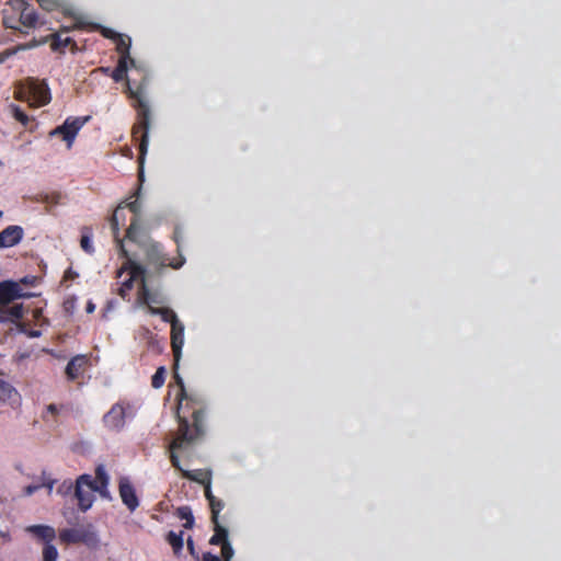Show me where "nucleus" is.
<instances>
[{
	"label": "nucleus",
	"instance_id": "nucleus-1",
	"mask_svg": "<svg viewBox=\"0 0 561 561\" xmlns=\"http://www.w3.org/2000/svg\"><path fill=\"white\" fill-rule=\"evenodd\" d=\"M178 368L179 366H173V378L179 387L176 394V419L179 427L176 436L172 440V447L183 448L185 445L205 435L207 403L202 394L186 391L184 381L178 373Z\"/></svg>",
	"mask_w": 561,
	"mask_h": 561
},
{
	"label": "nucleus",
	"instance_id": "nucleus-2",
	"mask_svg": "<svg viewBox=\"0 0 561 561\" xmlns=\"http://www.w3.org/2000/svg\"><path fill=\"white\" fill-rule=\"evenodd\" d=\"M129 64V61L118 59V64L111 76L115 82H121L124 79H127V91L129 98L133 100V106L137 112V119L133 127V137L139 142V163L142 165L149 144L151 112L148 102L145 99L147 78L146 76H142L139 82L135 79L127 78Z\"/></svg>",
	"mask_w": 561,
	"mask_h": 561
},
{
	"label": "nucleus",
	"instance_id": "nucleus-3",
	"mask_svg": "<svg viewBox=\"0 0 561 561\" xmlns=\"http://www.w3.org/2000/svg\"><path fill=\"white\" fill-rule=\"evenodd\" d=\"M108 481L110 478L103 465L95 468L94 479L90 474H82L77 479L75 496L82 512H87L92 506L94 502L93 492H98L104 499H111Z\"/></svg>",
	"mask_w": 561,
	"mask_h": 561
},
{
	"label": "nucleus",
	"instance_id": "nucleus-4",
	"mask_svg": "<svg viewBox=\"0 0 561 561\" xmlns=\"http://www.w3.org/2000/svg\"><path fill=\"white\" fill-rule=\"evenodd\" d=\"M11 13L4 11L2 23L7 28L21 30V26L34 28L38 24L35 9L25 0H9Z\"/></svg>",
	"mask_w": 561,
	"mask_h": 561
},
{
	"label": "nucleus",
	"instance_id": "nucleus-5",
	"mask_svg": "<svg viewBox=\"0 0 561 561\" xmlns=\"http://www.w3.org/2000/svg\"><path fill=\"white\" fill-rule=\"evenodd\" d=\"M14 96L19 101H28L35 106L46 105L51 99L47 83L33 78L27 79L25 85L15 91Z\"/></svg>",
	"mask_w": 561,
	"mask_h": 561
},
{
	"label": "nucleus",
	"instance_id": "nucleus-6",
	"mask_svg": "<svg viewBox=\"0 0 561 561\" xmlns=\"http://www.w3.org/2000/svg\"><path fill=\"white\" fill-rule=\"evenodd\" d=\"M59 539L67 545L84 543L87 546H95L98 543L96 531L90 523L76 528L61 529L59 531Z\"/></svg>",
	"mask_w": 561,
	"mask_h": 561
},
{
	"label": "nucleus",
	"instance_id": "nucleus-7",
	"mask_svg": "<svg viewBox=\"0 0 561 561\" xmlns=\"http://www.w3.org/2000/svg\"><path fill=\"white\" fill-rule=\"evenodd\" d=\"M201 438L196 439L195 442L187 444L183 447V449L192 446L196 442H198ZM175 450H182V448H173L172 443L170 444V460L172 466L179 470L183 478H186L191 481L197 482L202 485L204 484H211V472L209 470L205 469H196V470H184L180 465V459L178 455L174 453Z\"/></svg>",
	"mask_w": 561,
	"mask_h": 561
},
{
	"label": "nucleus",
	"instance_id": "nucleus-8",
	"mask_svg": "<svg viewBox=\"0 0 561 561\" xmlns=\"http://www.w3.org/2000/svg\"><path fill=\"white\" fill-rule=\"evenodd\" d=\"M146 260L149 265L156 266V267H165L170 266L174 270L180 268L184 262L185 259L180 254V259L178 260H170L163 252L158 243H149L146 245Z\"/></svg>",
	"mask_w": 561,
	"mask_h": 561
},
{
	"label": "nucleus",
	"instance_id": "nucleus-9",
	"mask_svg": "<svg viewBox=\"0 0 561 561\" xmlns=\"http://www.w3.org/2000/svg\"><path fill=\"white\" fill-rule=\"evenodd\" d=\"M90 119V116L85 117H68L62 125L50 131L51 136L61 135L62 139L70 147L79 133V130L84 126V124Z\"/></svg>",
	"mask_w": 561,
	"mask_h": 561
},
{
	"label": "nucleus",
	"instance_id": "nucleus-10",
	"mask_svg": "<svg viewBox=\"0 0 561 561\" xmlns=\"http://www.w3.org/2000/svg\"><path fill=\"white\" fill-rule=\"evenodd\" d=\"M126 410L122 403L112 405L108 412L103 416V424L110 431L119 432L125 425Z\"/></svg>",
	"mask_w": 561,
	"mask_h": 561
},
{
	"label": "nucleus",
	"instance_id": "nucleus-11",
	"mask_svg": "<svg viewBox=\"0 0 561 561\" xmlns=\"http://www.w3.org/2000/svg\"><path fill=\"white\" fill-rule=\"evenodd\" d=\"M118 493L123 504L130 511L134 512L139 506V499L136 494V490L133 483L127 477H122L118 482Z\"/></svg>",
	"mask_w": 561,
	"mask_h": 561
},
{
	"label": "nucleus",
	"instance_id": "nucleus-12",
	"mask_svg": "<svg viewBox=\"0 0 561 561\" xmlns=\"http://www.w3.org/2000/svg\"><path fill=\"white\" fill-rule=\"evenodd\" d=\"M139 194H140V186L136 190L135 192V195L136 197H139ZM123 205L125 207H127L133 214H134V217L126 230V238L129 240V241H133V242H136L137 241V236L139 233V224H138V215L140 214V210H141V205L140 203L138 202V198H136L135 201L133 202H128V203H123Z\"/></svg>",
	"mask_w": 561,
	"mask_h": 561
},
{
	"label": "nucleus",
	"instance_id": "nucleus-13",
	"mask_svg": "<svg viewBox=\"0 0 561 561\" xmlns=\"http://www.w3.org/2000/svg\"><path fill=\"white\" fill-rule=\"evenodd\" d=\"M209 543L214 546H221V561H230L233 557V549L228 540V529L224 526H217L214 535L209 539Z\"/></svg>",
	"mask_w": 561,
	"mask_h": 561
},
{
	"label": "nucleus",
	"instance_id": "nucleus-14",
	"mask_svg": "<svg viewBox=\"0 0 561 561\" xmlns=\"http://www.w3.org/2000/svg\"><path fill=\"white\" fill-rule=\"evenodd\" d=\"M66 32H71L73 30H93L99 31L103 37L115 41L121 34L115 32L112 28L102 26L96 23L87 22L82 16L76 18V22H73L71 27H64Z\"/></svg>",
	"mask_w": 561,
	"mask_h": 561
},
{
	"label": "nucleus",
	"instance_id": "nucleus-15",
	"mask_svg": "<svg viewBox=\"0 0 561 561\" xmlns=\"http://www.w3.org/2000/svg\"><path fill=\"white\" fill-rule=\"evenodd\" d=\"M149 296H150V291L144 285L140 298L144 301V304L147 305L149 313L154 314V316H160L162 321L169 322L171 325H173V324H175V322L180 321L178 319L176 313L172 309L167 308V307L157 308L154 306H150Z\"/></svg>",
	"mask_w": 561,
	"mask_h": 561
},
{
	"label": "nucleus",
	"instance_id": "nucleus-16",
	"mask_svg": "<svg viewBox=\"0 0 561 561\" xmlns=\"http://www.w3.org/2000/svg\"><path fill=\"white\" fill-rule=\"evenodd\" d=\"M124 208L125 206L123 205V203L119 204L114 209L113 215L110 219L112 233L121 256H127V250L124 247L123 240L119 238V220H122L123 222L125 221Z\"/></svg>",
	"mask_w": 561,
	"mask_h": 561
},
{
	"label": "nucleus",
	"instance_id": "nucleus-17",
	"mask_svg": "<svg viewBox=\"0 0 561 561\" xmlns=\"http://www.w3.org/2000/svg\"><path fill=\"white\" fill-rule=\"evenodd\" d=\"M184 345V324L179 321L171 325V347L175 362V367L179 366L182 347Z\"/></svg>",
	"mask_w": 561,
	"mask_h": 561
},
{
	"label": "nucleus",
	"instance_id": "nucleus-18",
	"mask_svg": "<svg viewBox=\"0 0 561 561\" xmlns=\"http://www.w3.org/2000/svg\"><path fill=\"white\" fill-rule=\"evenodd\" d=\"M22 297H24V294L19 283L12 280L0 282V306L9 305Z\"/></svg>",
	"mask_w": 561,
	"mask_h": 561
},
{
	"label": "nucleus",
	"instance_id": "nucleus-19",
	"mask_svg": "<svg viewBox=\"0 0 561 561\" xmlns=\"http://www.w3.org/2000/svg\"><path fill=\"white\" fill-rule=\"evenodd\" d=\"M24 236V230L21 226H8L0 232V248H12L19 244Z\"/></svg>",
	"mask_w": 561,
	"mask_h": 561
},
{
	"label": "nucleus",
	"instance_id": "nucleus-20",
	"mask_svg": "<svg viewBox=\"0 0 561 561\" xmlns=\"http://www.w3.org/2000/svg\"><path fill=\"white\" fill-rule=\"evenodd\" d=\"M39 7L47 12H60L65 16H70L76 21L79 18L75 14L72 8L65 0H36Z\"/></svg>",
	"mask_w": 561,
	"mask_h": 561
},
{
	"label": "nucleus",
	"instance_id": "nucleus-21",
	"mask_svg": "<svg viewBox=\"0 0 561 561\" xmlns=\"http://www.w3.org/2000/svg\"><path fill=\"white\" fill-rule=\"evenodd\" d=\"M24 309L21 304L0 306V323L16 322L23 318Z\"/></svg>",
	"mask_w": 561,
	"mask_h": 561
},
{
	"label": "nucleus",
	"instance_id": "nucleus-22",
	"mask_svg": "<svg viewBox=\"0 0 561 561\" xmlns=\"http://www.w3.org/2000/svg\"><path fill=\"white\" fill-rule=\"evenodd\" d=\"M71 26L72 25H69L68 27ZM64 27L65 26H61L59 32H55L48 36V38L50 39V48L53 51L64 53L68 46H77L71 37H61V33H67L65 30H62Z\"/></svg>",
	"mask_w": 561,
	"mask_h": 561
},
{
	"label": "nucleus",
	"instance_id": "nucleus-23",
	"mask_svg": "<svg viewBox=\"0 0 561 561\" xmlns=\"http://www.w3.org/2000/svg\"><path fill=\"white\" fill-rule=\"evenodd\" d=\"M116 51L119 54V59H124L130 62L131 67H135V60L130 57V37L121 34L115 41Z\"/></svg>",
	"mask_w": 561,
	"mask_h": 561
},
{
	"label": "nucleus",
	"instance_id": "nucleus-24",
	"mask_svg": "<svg viewBox=\"0 0 561 561\" xmlns=\"http://www.w3.org/2000/svg\"><path fill=\"white\" fill-rule=\"evenodd\" d=\"M85 364L84 356H76L71 358L65 369L68 380L73 381L79 378Z\"/></svg>",
	"mask_w": 561,
	"mask_h": 561
},
{
	"label": "nucleus",
	"instance_id": "nucleus-25",
	"mask_svg": "<svg viewBox=\"0 0 561 561\" xmlns=\"http://www.w3.org/2000/svg\"><path fill=\"white\" fill-rule=\"evenodd\" d=\"M26 530L35 535L37 538L44 540L46 543H49L56 538V531L51 526L32 525L27 527Z\"/></svg>",
	"mask_w": 561,
	"mask_h": 561
},
{
	"label": "nucleus",
	"instance_id": "nucleus-26",
	"mask_svg": "<svg viewBox=\"0 0 561 561\" xmlns=\"http://www.w3.org/2000/svg\"><path fill=\"white\" fill-rule=\"evenodd\" d=\"M124 257L127 260L126 264L130 268L131 277L129 279H127L126 282H124V284L122 286H124L127 290H129L133 287L134 277L142 276L146 273V268L141 264L134 262L129 257L128 254H127V256H124Z\"/></svg>",
	"mask_w": 561,
	"mask_h": 561
},
{
	"label": "nucleus",
	"instance_id": "nucleus-27",
	"mask_svg": "<svg viewBox=\"0 0 561 561\" xmlns=\"http://www.w3.org/2000/svg\"><path fill=\"white\" fill-rule=\"evenodd\" d=\"M225 506V503L215 497L213 500V502H209V507H210V511H211V523L214 525V530L217 529V526H222L220 523H219V513L221 512V510L224 508Z\"/></svg>",
	"mask_w": 561,
	"mask_h": 561
},
{
	"label": "nucleus",
	"instance_id": "nucleus-28",
	"mask_svg": "<svg viewBox=\"0 0 561 561\" xmlns=\"http://www.w3.org/2000/svg\"><path fill=\"white\" fill-rule=\"evenodd\" d=\"M183 531L175 533L169 531L167 535V541L172 547L174 553H179L183 549Z\"/></svg>",
	"mask_w": 561,
	"mask_h": 561
},
{
	"label": "nucleus",
	"instance_id": "nucleus-29",
	"mask_svg": "<svg viewBox=\"0 0 561 561\" xmlns=\"http://www.w3.org/2000/svg\"><path fill=\"white\" fill-rule=\"evenodd\" d=\"M176 516L180 519H184L185 523L183 524V527L185 529H191L194 526V516L192 513V510L188 506H181L176 510Z\"/></svg>",
	"mask_w": 561,
	"mask_h": 561
},
{
	"label": "nucleus",
	"instance_id": "nucleus-30",
	"mask_svg": "<svg viewBox=\"0 0 561 561\" xmlns=\"http://www.w3.org/2000/svg\"><path fill=\"white\" fill-rule=\"evenodd\" d=\"M80 245L82 250L88 254H92L94 252V247L91 240V230L87 227L82 229Z\"/></svg>",
	"mask_w": 561,
	"mask_h": 561
},
{
	"label": "nucleus",
	"instance_id": "nucleus-31",
	"mask_svg": "<svg viewBox=\"0 0 561 561\" xmlns=\"http://www.w3.org/2000/svg\"><path fill=\"white\" fill-rule=\"evenodd\" d=\"M9 108H10V112H11L12 116L18 122H20L23 126H27V124L30 122V117L27 116V114L25 112H23L21 110V107L19 105L10 104Z\"/></svg>",
	"mask_w": 561,
	"mask_h": 561
},
{
	"label": "nucleus",
	"instance_id": "nucleus-32",
	"mask_svg": "<svg viewBox=\"0 0 561 561\" xmlns=\"http://www.w3.org/2000/svg\"><path fill=\"white\" fill-rule=\"evenodd\" d=\"M165 375H167V370L163 366H160L159 368H157L156 373L151 377V386L154 389L161 388L165 381Z\"/></svg>",
	"mask_w": 561,
	"mask_h": 561
},
{
	"label": "nucleus",
	"instance_id": "nucleus-33",
	"mask_svg": "<svg viewBox=\"0 0 561 561\" xmlns=\"http://www.w3.org/2000/svg\"><path fill=\"white\" fill-rule=\"evenodd\" d=\"M58 558L57 548L49 543H45L43 548V561H56Z\"/></svg>",
	"mask_w": 561,
	"mask_h": 561
},
{
	"label": "nucleus",
	"instance_id": "nucleus-34",
	"mask_svg": "<svg viewBox=\"0 0 561 561\" xmlns=\"http://www.w3.org/2000/svg\"><path fill=\"white\" fill-rule=\"evenodd\" d=\"M183 238H184V231H183L182 227L176 226L173 231V239L178 245L179 253L181 252V242H182Z\"/></svg>",
	"mask_w": 561,
	"mask_h": 561
},
{
	"label": "nucleus",
	"instance_id": "nucleus-35",
	"mask_svg": "<svg viewBox=\"0 0 561 561\" xmlns=\"http://www.w3.org/2000/svg\"><path fill=\"white\" fill-rule=\"evenodd\" d=\"M204 493L205 497L207 499L208 503L213 502V500L216 497L211 492V484H204Z\"/></svg>",
	"mask_w": 561,
	"mask_h": 561
},
{
	"label": "nucleus",
	"instance_id": "nucleus-36",
	"mask_svg": "<svg viewBox=\"0 0 561 561\" xmlns=\"http://www.w3.org/2000/svg\"><path fill=\"white\" fill-rule=\"evenodd\" d=\"M73 485L71 481H65L59 488L60 493H68L72 490Z\"/></svg>",
	"mask_w": 561,
	"mask_h": 561
},
{
	"label": "nucleus",
	"instance_id": "nucleus-37",
	"mask_svg": "<svg viewBox=\"0 0 561 561\" xmlns=\"http://www.w3.org/2000/svg\"><path fill=\"white\" fill-rule=\"evenodd\" d=\"M203 561H221L218 556L213 554L211 552H205L203 554Z\"/></svg>",
	"mask_w": 561,
	"mask_h": 561
},
{
	"label": "nucleus",
	"instance_id": "nucleus-38",
	"mask_svg": "<svg viewBox=\"0 0 561 561\" xmlns=\"http://www.w3.org/2000/svg\"><path fill=\"white\" fill-rule=\"evenodd\" d=\"M187 548H188L190 552L193 554L194 553V541L191 537L187 539Z\"/></svg>",
	"mask_w": 561,
	"mask_h": 561
},
{
	"label": "nucleus",
	"instance_id": "nucleus-39",
	"mask_svg": "<svg viewBox=\"0 0 561 561\" xmlns=\"http://www.w3.org/2000/svg\"><path fill=\"white\" fill-rule=\"evenodd\" d=\"M39 486L38 485H30L26 488V494L31 495L33 492H35Z\"/></svg>",
	"mask_w": 561,
	"mask_h": 561
},
{
	"label": "nucleus",
	"instance_id": "nucleus-40",
	"mask_svg": "<svg viewBox=\"0 0 561 561\" xmlns=\"http://www.w3.org/2000/svg\"><path fill=\"white\" fill-rule=\"evenodd\" d=\"M47 411H48L49 413H51V414H56L58 410H57V407H56L55 404H49V405L47 407Z\"/></svg>",
	"mask_w": 561,
	"mask_h": 561
},
{
	"label": "nucleus",
	"instance_id": "nucleus-41",
	"mask_svg": "<svg viewBox=\"0 0 561 561\" xmlns=\"http://www.w3.org/2000/svg\"><path fill=\"white\" fill-rule=\"evenodd\" d=\"M8 387H9V385L5 381L0 379V393L4 392Z\"/></svg>",
	"mask_w": 561,
	"mask_h": 561
},
{
	"label": "nucleus",
	"instance_id": "nucleus-42",
	"mask_svg": "<svg viewBox=\"0 0 561 561\" xmlns=\"http://www.w3.org/2000/svg\"><path fill=\"white\" fill-rule=\"evenodd\" d=\"M85 309H87V312H88V313H91V312H93V311H94L95 306H94L92 302H88V305H87V308H85Z\"/></svg>",
	"mask_w": 561,
	"mask_h": 561
},
{
	"label": "nucleus",
	"instance_id": "nucleus-43",
	"mask_svg": "<svg viewBox=\"0 0 561 561\" xmlns=\"http://www.w3.org/2000/svg\"><path fill=\"white\" fill-rule=\"evenodd\" d=\"M126 291H127V289L124 286H122L118 289V295L122 296L123 298H125L126 297Z\"/></svg>",
	"mask_w": 561,
	"mask_h": 561
},
{
	"label": "nucleus",
	"instance_id": "nucleus-44",
	"mask_svg": "<svg viewBox=\"0 0 561 561\" xmlns=\"http://www.w3.org/2000/svg\"><path fill=\"white\" fill-rule=\"evenodd\" d=\"M149 300H150V306H152V304H158V300L151 294L149 296Z\"/></svg>",
	"mask_w": 561,
	"mask_h": 561
},
{
	"label": "nucleus",
	"instance_id": "nucleus-45",
	"mask_svg": "<svg viewBox=\"0 0 561 561\" xmlns=\"http://www.w3.org/2000/svg\"><path fill=\"white\" fill-rule=\"evenodd\" d=\"M21 283H22V284H30V282H28V278H27V277L22 278V279H21Z\"/></svg>",
	"mask_w": 561,
	"mask_h": 561
},
{
	"label": "nucleus",
	"instance_id": "nucleus-46",
	"mask_svg": "<svg viewBox=\"0 0 561 561\" xmlns=\"http://www.w3.org/2000/svg\"><path fill=\"white\" fill-rule=\"evenodd\" d=\"M139 176H142V169L140 168Z\"/></svg>",
	"mask_w": 561,
	"mask_h": 561
},
{
	"label": "nucleus",
	"instance_id": "nucleus-47",
	"mask_svg": "<svg viewBox=\"0 0 561 561\" xmlns=\"http://www.w3.org/2000/svg\"><path fill=\"white\" fill-rule=\"evenodd\" d=\"M122 272H123V270L118 271V275H117L118 277L122 275Z\"/></svg>",
	"mask_w": 561,
	"mask_h": 561
},
{
	"label": "nucleus",
	"instance_id": "nucleus-48",
	"mask_svg": "<svg viewBox=\"0 0 561 561\" xmlns=\"http://www.w3.org/2000/svg\"><path fill=\"white\" fill-rule=\"evenodd\" d=\"M2 215H3V213H2V210H0V218L2 217Z\"/></svg>",
	"mask_w": 561,
	"mask_h": 561
}]
</instances>
